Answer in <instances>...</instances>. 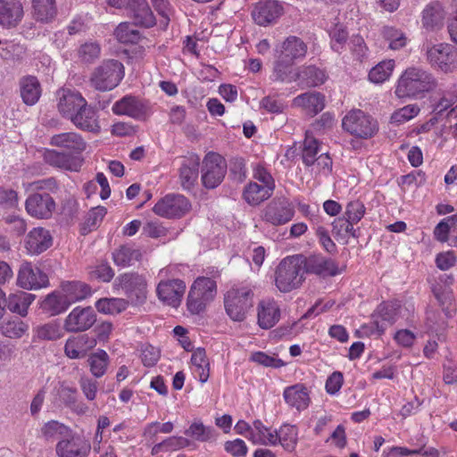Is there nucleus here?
Returning <instances> with one entry per match:
<instances>
[{"label":"nucleus","instance_id":"49530a36","mask_svg":"<svg viewBox=\"0 0 457 457\" xmlns=\"http://www.w3.org/2000/svg\"><path fill=\"white\" fill-rule=\"evenodd\" d=\"M87 362L90 368V372L95 378L103 377L110 362L108 353L102 349H98L96 353L89 355Z\"/></svg>","mask_w":457,"mask_h":457},{"label":"nucleus","instance_id":"393cba45","mask_svg":"<svg viewBox=\"0 0 457 457\" xmlns=\"http://www.w3.org/2000/svg\"><path fill=\"white\" fill-rule=\"evenodd\" d=\"M293 105L313 117L325 108V96L320 92L303 93L293 99Z\"/></svg>","mask_w":457,"mask_h":457},{"label":"nucleus","instance_id":"b1692460","mask_svg":"<svg viewBox=\"0 0 457 457\" xmlns=\"http://www.w3.org/2000/svg\"><path fill=\"white\" fill-rule=\"evenodd\" d=\"M200 157L197 154H192L186 157L181 162L179 170V182L183 189H192L199 175Z\"/></svg>","mask_w":457,"mask_h":457},{"label":"nucleus","instance_id":"9d476101","mask_svg":"<svg viewBox=\"0 0 457 457\" xmlns=\"http://www.w3.org/2000/svg\"><path fill=\"white\" fill-rule=\"evenodd\" d=\"M295 215L293 204L285 196L273 198L262 211V220L272 226L288 223Z\"/></svg>","mask_w":457,"mask_h":457},{"label":"nucleus","instance_id":"58836bf2","mask_svg":"<svg viewBox=\"0 0 457 457\" xmlns=\"http://www.w3.org/2000/svg\"><path fill=\"white\" fill-rule=\"evenodd\" d=\"M70 307L62 294L53 292L47 295L40 303V308L49 316L64 312Z\"/></svg>","mask_w":457,"mask_h":457},{"label":"nucleus","instance_id":"c85d7f7f","mask_svg":"<svg viewBox=\"0 0 457 457\" xmlns=\"http://www.w3.org/2000/svg\"><path fill=\"white\" fill-rule=\"evenodd\" d=\"M23 17L22 4L16 0H0V25L13 28Z\"/></svg>","mask_w":457,"mask_h":457},{"label":"nucleus","instance_id":"4c0bfd02","mask_svg":"<svg viewBox=\"0 0 457 457\" xmlns=\"http://www.w3.org/2000/svg\"><path fill=\"white\" fill-rule=\"evenodd\" d=\"M293 64L291 62L282 59L281 56L277 54V59L274 62V67L271 74L273 81L279 82H292L297 80V71H294Z\"/></svg>","mask_w":457,"mask_h":457},{"label":"nucleus","instance_id":"c756f323","mask_svg":"<svg viewBox=\"0 0 457 457\" xmlns=\"http://www.w3.org/2000/svg\"><path fill=\"white\" fill-rule=\"evenodd\" d=\"M52 236L44 228H35L29 231L26 237L25 245L31 254H39L52 245Z\"/></svg>","mask_w":457,"mask_h":457},{"label":"nucleus","instance_id":"e433bc0d","mask_svg":"<svg viewBox=\"0 0 457 457\" xmlns=\"http://www.w3.org/2000/svg\"><path fill=\"white\" fill-rule=\"evenodd\" d=\"M253 430H251V436L248 439L253 444H260L264 445H277V430H272L263 425V423L256 420L253 422Z\"/></svg>","mask_w":457,"mask_h":457},{"label":"nucleus","instance_id":"bb28decb","mask_svg":"<svg viewBox=\"0 0 457 457\" xmlns=\"http://www.w3.org/2000/svg\"><path fill=\"white\" fill-rule=\"evenodd\" d=\"M307 45L295 36L287 37L278 50V55L292 63L303 60L307 53Z\"/></svg>","mask_w":457,"mask_h":457},{"label":"nucleus","instance_id":"1a4fd4ad","mask_svg":"<svg viewBox=\"0 0 457 457\" xmlns=\"http://www.w3.org/2000/svg\"><path fill=\"white\" fill-rule=\"evenodd\" d=\"M427 60L432 67L445 72L457 68V48L447 43H440L427 47Z\"/></svg>","mask_w":457,"mask_h":457},{"label":"nucleus","instance_id":"9b49d317","mask_svg":"<svg viewBox=\"0 0 457 457\" xmlns=\"http://www.w3.org/2000/svg\"><path fill=\"white\" fill-rule=\"evenodd\" d=\"M190 207L189 201L184 195L169 194L155 204L153 211L158 216L172 219L184 216Z\"/></svg>","mask_w":457,"mask_h":457},{"label":"nucleus","instance_id":"8fccbe9b","mask_svg":"<svg viewBox=\"0 0 457 457\" xmlns=\"http://www.w3.org/2000/svg\"><path fill=\"white\" fill-rule=\"evenodd\" d=\"M129 301L123 298H101L96 303V308L104 314H118L127 309Z\"/></svg>","mask_w":457,"mask_h":457},{"label":"nucleus","instance_id":"680f3d73","mask_svg":"<svg viewBox=\"0 0 457 457\" xmlns=\"http://www.w3.org/2000/svg\"><path fill=\"white\" fill-rule=\"evenodd\" d=\"M366 208L360 200L351 201L345 206L344 215L352 222L358 223L364 216Z\"/></svg>","mask_w":457,"mask_h":457},{"label":"nucleus","instance_id":"f3484780","mask_svg":"<svg viewBox=\"0 0 457 457\" xmlns=\"http://www.w3.org/2000/svg\"><path fill=\"white\" fill-rule=\"evenodd\" d=\"M96 321V315L92 307L74 308L66 317L64 328L68 332H82L89 329Z\"/></svg>","mask_w":457,"mask_h":457},{"label":"nucleus","instance_id":"5fc2aeb1","mask_svg":"<svg viewBox=\"0 0 457 457\" xmlns=\"http://www.w3.org/2000/svg\"><path fill=\"white\" fill-rule=\"evenodd\" d=\"M185 434L188 436L200 442H208L215 439L216 432L215 429L211 427H205L201 422H194L185 431Z\"/></svg>","mask_w":457,"mask_h":457},{"label":"nucleus","instance_id":"052dcab7","mask_svg":"<svg viewBox=\"0 0 457 457\" xmlns=\"http://www.w3.org/2000/svg\"><path fill=\"white\" fill-rule=\"evenodd\" d=\"M57 395L65 406L71 409H75L78 398L77 388L70 386L62 382L60 384Z\"/></svg>","mask_w":457,"mask_h":457},{"label":"nucleus","instance_id":"cd10ccee","mask_svg":"<svg viewBox=\"0 0 457 457\" xmlns=\"http://www.w3.org/2000/svg\"><path fill=\"white\" fill-rule=\"evenodd\" d=\"M112 110L117 115H127L137 120L144 118L145 115L144 104L138 98L132 96H125L114 103Z\"/></svg>","mask_w":457,"mask_h":457},{"label":"nucleus","instance_id":"bf43d9fd","mask_svg":"<svg viewBox=\"0 0 457 457\" xmlns=\"http://www.w3.org/2000/svg\"><path fill=\"white\" fill-rule=\"evenodd\" d=\"M106 212V208L103 206H97L90 210L83 224V233L85 234L87 231H91L93 228H96L103 220Z\"/></svg>","mask_w":457,"mask_h":457},{"label":"nucleus","instance_id":"20e7f679","mask_svg":"<svg viewBox=\"0 0 457 457\" xmlns=\"http://www.w3.org/2000/svg\"><path fill=\"white\" fill-rule=\"evenodd\" d=\"M253 292L248 286L230 288L225 295L224 304L227 314L234 321H243L253 305Z\"/></svg>","mask_w":457,"mask_h":457},{"label":"nucleus","instance_id":"473e14b6","mask_svg":"<svg viewBox=\"0 0 457 457\" xmlns=\"http://www.w3.org/2000/svg\"><path fill=\"white\" fill-rule=\"evenodd\" d=\"M445 19V9L437 2L428 4L422 12V24L427 30L435 31L441 29Z\"/></svg>","mask_w":457,"mask_h":457},{"label":"nucleus","instance_id":"7ed1b4c3","mask_svg":"<svg viewBox=\"0 0 457 457\" xmlns=\"http://www.w3.org/2000/svg\"><path fill=\"white\" fill-rule=\"evenodd\" d=\"M217 295L216 281L208 277H198L190 287L187 306L192 314L203 312Z\"/></svg>","mask_w":457,"mask_h":457},{"label":"nucleus","instance_id":"aec40b11","mask_svg":"<svg viewBox=\"0 0 457 457\" xmlns=\"http://www.w3.org/2000/svg\"><path fill=\"white\" fill-rule=\"evenodd\" d=\"M45 162L55 168L78 171L83 163V158L78 155L69 154L64 151H57L54 149L46 150L44 154Z\"/></svg>","mask_w":457,"mask_h":457},{"label":"nucleus","instance_id":"f8f14e48","mask_svg":"<svg viewBox=\"0 0 457 457\" xmlns=\"http://www.w3.org/2000/svg\"><path fill=\"white\" fill-rule=\"evenodd\" d=\"M17 285L26 290L39 289L47 287L48 278L38 267L23 262L18 270Z\"/></svg>","mask_w":457,"mask_h":457},{"label":"nucleus","instance_id":"423d86ee","mask_svg":"<svg viewBox=\"0 0 457 457\" xmlns=\"http://www.w3.org/2000/svg\"><path fill=\"white\" fill-rule=\"evenodd\" d=\"M343 129L351 135L368 139L378 130V124L370 115L361 110L350 111L342 120Z\"/></svg>","mask_w":457,"mask_h":457},{"label":"nucleus","instance_id":"dca6fc26","mask_svg":"<svg viewBox=\"0 0 457 457\" xmlns=\"http://www.w3.org/2000/svg\"><path fill=\"white\" fill-rule=\"evenodd\" d=\"M91 450L88 441L76 436L71 431L56 444L55 452L58 457H87Z\"/></svg>","mask_w":457,"mask_h":457},{"label":"nucleus","instance_id":"6e6552de","mask_svg":"<svg viewBox=\"0 0 457 457\" xmlns=\"http://www.w3.org/2000/svg\"><path fill=\"white\" fill-rule=\"evenodd\" d=\"M227 171L225 159L219 154L209 152L203 160L202 183L204 187L213 189L224 179Z\"/></svg>","mask_w":457,"mask_h":457},{"label":"nucleus","instance_id":"0eeeda50","mask_svg":"<svg viewBox=\"0 0 457 457\" xmlns=\"http://www.w3.org/2000/svg\"><path fill=\"white\" fill-rule=\"evenodd\" d=\"M114 286L120 288L132 304L145 303L147 297V282L143 275L136 272H126L119 275Z\"/></svg>","mask_w":457,"mask_h":457},{"label":"nucleus","instance_id":"0e129e2a","mask_svg":"<svg viewBox=\"0 0 457 457\" xmlns=\"http://www.w3.org/2000/svg\"><path fill=\"white\" fill-rule=\"evenodd\" d=\"M90 276L101 282H110L114 277V270L108 262H101L92 268Z\"/></svg>","mask_w":457,"mask_h":457},{"label":"nucleus","instance_id":"37998d69","mask_svg":"<svg viewBox=\"0 0 457 457\" xmlns=\"http://www.w3.org/2000/svg\"><path fill=\"white\" fill-rule=\"evenodd\" d=\"M191 363L194 367V373L198 377L199 381L205 383L210 377V363L204 348L199 347L193 352Z\"/></svg>","mask_w":457,"mask_h":457},{"label":"nucleus","instance_id":"6e6d98bb","mask_svg":"<svg viewBox=\"0 0 457 457\" xmlns=\"http://www.w3.org/2000/svg\"><path fill=\"white\" fill-rule=\"evenodd\" d=\"M457 101V85H453L449 89L443 92L440 100L434 105L433 112L436 115L442 113L450 108Z\"/></svg>","mask_w":457,"mask_h":457},{"label":"nucleus","instance_id":"e2e57ef3","mask_svg":"<svg viewBox=\"0 0 457 457\" xmlns=\"http://www.w3.org/2000/svg\"><path fill=\"white\" fill-rule=\"evenodd\" d=\"M101 48L96 42H87L79 50V57L85 62H93L99 58Z\"/></svg>","mask_w":457,"mask_h":457},{"label":"nucleus","instance_id":"13d9d810","mask_svg":"<svg viewBox=\"0 0 457 457\" xmlns=\"http://www.w3.org/2000/svg\"><path fill=\"white\" fill-rule=\"evenodd\" d=\"M419 112L420 107L417 104H408L396 110L390 120L392 123L402 124L416 117Z\"/></svg>","mask_w":457,"mask_h":457},{"label":"nucleus","instance_id":"338daca9","mask_svg":"<svg viewBox=\"0 0 457 457\" xmlns=\"http://www.w3.org/2000/svg\"><path fill=\"white\" fill-rule=\"evenodd\" d=\"M329 35L331 48L337 53H341L348 38L347 31L341 26H336Z\"/></svg>","mask_w":457,"mask_h":457},{"label":"nucleus","instance_id":"ea45409f","mask_svg":"<svg viewBox=\"0 0 457 457\" xmlns=\"http://www.w3.org/2000/svg\"><path fill=\"white\" fill-rule=\"evenodd\" d=\"M28 330L29 325L18 317H13L0 322L1 335L11 339L21 338Z\"/></svg>","mask_w":457,"mask_h":457},{"label":"nucleus","instance_id":"2f4dec72","mask_svg":"<svg viewBox=\"0 0 457 457\" xmlns=\"http://www.w3.org/2000/svg\"><path fill=\"white\" fill-rule=\"evenodd\" d=\"M283 396L286 403L297 411L305 410L311 402L309 391L303 384H295L286 387Z\"/></svg>","mask_w":457,"mask_h":457},{"label":"nucleus","instance_id":"09e8293b","mask_svg":"<svg viewBox=\"0 0 457 457\" xmlns=\"http://www.w3.org/2000/svg\"><path fill=\"white\" fill-rule=\"evenodd\" d=\"M137 24L121 22L114 30L116 38L123 44H137L141 38L140 31L136 28Z\"/></svg>","mask_w":457,"mask_h":457},{"label":"nucleus","instance_id":"f03ea898","mask_svg":"<svg viewBox=\"0 0 457 457\" xmlns=\"http://www.w3.org/2000/svg\"><path fill=\"white\" fill-rule=\"evenodd\" d=\"M302 254L284 258L275 271L276 287L280 292L288 293L301 287L304 281V268Z\"/></svg>","mask_w":457,"mask_h":457},{"label":"nucleus","instance_id":"39448f33","mask_svg":"<svg viewBox=\"0 0 457 457\" xmlns=\"http://www.w3.org/2000/svg\"><path fill=\"white\" fill-rule=\"evenodd\" d=\"M124 77V66L118 60H105L95 68L90 77L92 87L98 91L115 88Z\"/></svg>","mask_w":457,"mask_h":457},{"label":"nucleus","instance_id":"c03bdc74","mask_svg":"<svg viewBox=\"0 0 457 457\" xmlns=\"http://www.w3.org/2000/svg\"><path fill=\"white\" fill-rule=\"evenodd\" d=\"M112 259L118 266H131L141 259V252L132 245H125L120 246L112 253Z\"/></svg>","mask_w":457,"mask_h":457},{"label":"nucleus","instance_id":"6ab92c4d","mask_svg":"<svg viewBox=\"0 0 457 457\" xmlns=\"http://www.w3.org/2000/svg\"><path fill=\"white\" fill-rule=\"evenodd\" d=\"M186 290V284L181 279H168L159 282L156 293L158 298L164 303L172 307L180 304Z\"/></svg>","mask_w":457,"mask_h":457},{"label":"nucleus","instance_id":"864d4df0","mask_svg":"<svg viewBox=\"0 0 457 457\" xmlns=\"http://www.w3.org/2000/svg\"><path fill=\"white\" fill-rule=\"evenodd\" d=\"M394 68L395 62L393 60L380 62L370 71L369 79L371 82L376 84L383 83L389 79Z\"/></svg>","mask_w":457,"mask_h":457},{"label":"nucleus","instance_id":"a211bd4d","mask_svg":"<svg viewBox=\"0 0 457 457\" xmlns=\"http://www.w3.org/2000/svg\"><path fill=\"white\" fill-rule=\"evenodd\" d=\"M49 144L69 154L79 157H81L87 145L83 137L76 132L54 134L50 137Z\"/></svg>","mask_w":457,"mask_h":457},{"label":"nucleus","instance_id":"2eb2a0df","mask_svg":"<svg viewBox=\"0 0 457 457\" xmlns=\"http://www.w3.org/2000/svg\"><path fill=\"white\" fill-rule=\"evenodd\" d=\"M302 260L305 273L326 278L334 277L342 272L334 260L320 254H312L310 256L302 254Z\"/></svg>","mask_w":457,"mask_h":457},{"label":"nucleus","instance_id":"7c9ffc66","mask_svg":"<svg viewBox=\"0 0 457 457\" xmlns=\"http://www.w3.org/2000/svg\"><path fill=\"white\" fill-rule=\"evenodd\" d=\"M378 319L374 320L371 325V333H374L373 328H375L376 333L380 336L384 334L386 329L393 325L398 318V312L396 307L388 303H382L378 305Z\"/></svg>","mask_w":457,"mask_h":457},{"label":"nucleus","instance_id":"f704fd0d","mask_svg":"<svg viewBox=\"0 0 457 457\" xmlns=\"http://www.w3.org/2000/svg\"><path fill=\"white\" fill-rule=\"evenodd\" d=\"M21 96L23 103L27 105L36 104L41 96V86L35 76H25L19 82Z\"/></svg>","mask_w":457,"mask_h":457},{"label":"nucleus","instance_id":"4d7b16f0","mask_svg":"<svg viewBox=\"0 0 457 457\" xmlns=\"http://www.w3.org/2000/svg\"><path fill=\"white\" fill-rule=\"evenodd\" d=\"M3 220L7 226L6 230L17 237L22 236L27 230L26 220L18 214H8Z\"/></svg>","mask_w":457,"mask_h":457},{"label":"nucleus","instance_id":"3c124183","mask_svg":"<svg viewBox=\"0 0 457 457\" xmlns=\"http://www.w3.org/2000/svg\"><path fill=\"white\" fill-rule=\"evenodd\" d=\"M320 151L319 141L308 131L305 133V138L302 147V159L306 166L315 163L317 154Z\"/></svg>","mask_w":457,"mask_h":457},{"label":"nucleus","instance_id":"5701e85b","mask_svg":"<svg viewBox=\"0 0 457 457\" xmlns=\"http://www.w3.org/2000/svg\"><path fill=\"white\" fill-rule=\"evenodd\" d=\"M96 345V339L87 334L68 338L64 345V353L71 359H80Z\"/></svg>","mask_w":457,"mask_h":457},{"label":"nucleus","instance_id":"c9c22d12","mask_svg":"<svg viewBox=\"0 0 457 457\" xmlns=\"http://www.w3.org/2000/svg\"><path fill=\"white\" fill-rule=\"evenodd\" d=\"M62 295L71 306L91 295L90 287L82 281H66L62 283Z\"/></svg>","mask_w":457,"mask_h":457},{"label":"nucleus","instance_id":"774afa93","mask_svg":"<svg viewBox=\"0 0 457 457\" xmlns=\"http://www.w3.org/2000/svg\"><path fill=\"white\" fill-rule=\"evenodd\" d=\"M436 265L441 270H448L453 268L457 262V257L453 251H445L436 254Z\"/></svg>","mask_w":457,"mask_h":457},{"label":"nucleus","instance_id":"a18cd8bd","mask_svg":"<svg viewBox=\"0 0 457 457\" xmlns=\"http://www.w3.org/2000/svg\"><path fill=\"white\" fill-rule=\"evenodd\" d=\"M71 429L56 420H50L41 428V434L46 441L62 440L70 435Z\"/></svg>","mask_w":457,"mask_h":457},{"label":"nucleus","instance_id":"69168bd1","mask_svg":"<svg viewBox=\"0 0 457 457\" xmlns=\"http://www.w3.org/2000/svg\"><path fill=\"white\" fill-rule=\"evenodd\" d=\"M36 335L41 340H56L62 337V332L58 325L47 323L38 327Z\"/></svg>","mask_w":457,"mask_h":457},{"label":"nucleus","instance_id":"4468645a","mask_svg":"<svg viewBox=\"0 0 457 457\" xmlns=\"http://www.w3.org/2000/svg\"><path fill=\"white\" fill-rule=\"evenodd\" d=\"M284 7L278 0H259L253 7L252 17L259 26H269L283 14Z\"/></svg>","mask_w":457,"mask_h":457},{"label":"nucleus","instance_id":"79ce46f5","mask_svg":"<svg viewBox=\"0 0 457 457\" xmlns=\"http://www.w3.org/2000/svg\"><path fill=\"white\" fill-rule=\"evenodd\" d=\"M327 77L325 72L312 65L297 70V80L306 87H318L323 84Z\"/></svg>","mask_w":457,"mask_h":457},{"label":"nucleus","instance_id":"a878e982","mask_svg":"<svg viewBox=\"0 0 457 457\" xmlns=\"http://www.w3.org/2000/svg\"><path fill=\"white\" fill-rule=\"evenodd\" d=\"M70 120L76 128L84 131L97 133L100 130L96 111L87 104L79 108Z\"/></svg>","mask_w":457,"mask_h":457},{"label":"nucleus","instance_id":"72a5a7b5","mask_svg":"<svg viewBox=\"0 0 457 457\" xmlns=\"http://www.w3.org/2000/svg\"><path fill=\"white\" fill-rule=\"evenodd\" d=\"M258 324L263 329L274 327L280 318V310L274 301H262L258 304Z\"/></svg>","mask_w":457,"mask_h":457},{"label":"nucleus","instance_id":"412c9836","mask_svg":"<svg viewBox=\"0 0 457 457\" xmlns=\"http://www.w3.org/2000/svg\"><path fill=\"white\" fill-rule=\"evenodd\" d=\"M58 111L62 117L68 120H70L79 108H82L87 104V100L78 91L62 88L58 91Z\"/></svg>","mask_w":457,"mask_h":457},{"label":"nucleus","instance_id":"ddd939ff","mask_svg":"<svg viewBox=\"0 0 457 457\" xmlns=\"http://www.w3.org/2000/svg\"><path fill=\"white\" fill-rule=\"evenodd\" d=\"M55 202L48 193L30 194L25 201L27 213L36 219H49L55 210Z\"/></svg>","mask_w":457,"mask_h":457},{"label":"nucleus","instance_id":"603ef678","mask_svg":"<svg viewBox=\"0 0 457 457\" xmlns=\"http://www.w3.org/2000/svg\"><path fill=\"white\" fill-rule=\"evenodd\" d=\"M280 444L285 450L292 452L297 444V429L292 425H283L277 430V445Z\"/></svg>","mask_w":457,"mask_h":457},{"label":"nucleus","instance_id":"4be33fe9","mask_svg":"<svg viewBox=\"0 0 457 457\" xmlns=\"http://www.w3.org/2000/svg\"><path fill=\"white\" fill-rule=\"evenodd\" d=\"M127 10L137 25L151 28L156 23V19L146 0H128Z\"/></svg>","mask_w":457,"mask_h":457},{"label":"nucleus","instance_id":"de8ad7c7","mask_svg":"<svg viewBox=\"0 0 457 457\" xmlns=\"http://www.w3.org/2000/svg\"><path fill=\"white\" fill-rule=\"evenodd\" d=\"M33 14L37 21L47 22L56 15L54 0H32Z\"/></svg>","mask_w":457,"mask_h":457},{"label":"nucleus","instance_id":"a19ab883","mask_svg":"<svg viewBox=\"0 0 457 457\" xmlns=\"http://www.w3.org/2000/svg\"><path fill=\"white\" fill-rule=\"evenodd\" d=\"M273 194L270 187H264L256 182H250L243 191V198L250 205H258Z\"/></svg>","mask_w":457,"mask_h":457},{"label":"nucleus","instance_id":"f257e3e1","mask_svg":"<svg viewBox=\"0 0 457 457\" xmlns=\"http://www.w3.org/2000/svg\"><path fill=\"white\" fill-rule=\"evenodd\" d=\"M436 87V80L430 72L411 67L406 69L399 78L395 93L399 98L419 97Z\"/></svg>","mask_w":457,"mask_h":457}]
</instances>
